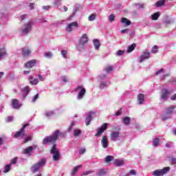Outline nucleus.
Masks as SVG:
<instances>
[{
  "label": "nucleus",
  "mask_w": 176,
  "mask_h": 176,
  "mask_svg": "<svg viewBox=\"0 0 176 176\" xmlns=\"http://www.w3.org/2000/svg\"><path fill=\"white\" fill-rule=\"evenodd\" d=\"M58 135H60V131L56 130L54 133V135L52 136H47L45 139L43 140V144L44 145H46L47 144H49V142H52V144H54L56 141H57V139L58 138Z\"/></svg>",
  "instance_id": "1"
},
{
  "label": "nucleus",
  "mask_w": 176,
  "mask_h": 176,
  "mask_svg": "<svg viewBox=\"0 0 176 176\" xmlns=\"http://www.w3.org/2000/svg\"><path fill=\"white\" fill-rule=\"evenodd\" d=\"M50 153L53 155V160L54 162H57V160H60V151L57 150V146L54 144L51 148Z\"/></svg>",
  "instance_id": "2"
},
{
  "label": "nucleus",
  "mask_w": 176,
  "mask_h": 176,
  "mask_svg": "<svg viewBox=\"0 0 176 176\" xmlns=\"http://www.w3.org/2000/svg\"><path fill=\"white\" fill-rule=\"evenodd\" d=\"M45 163H46V159L45 158L41 159L40 162H38L37 164H34L32 167V172L33 173H38V171H39V168L42 167L43 166H45Z\"/></svg>",
  "instance_id": "3"
},
{
  "label": "nucleus",
  "mask_w": 176,
  "mask_h": 176,
  "mask_svg": "<svg viewBox=\"0 0 176 176\" xmlns=\"http://www.w3.org/2000/svg\"><path fill=\"white\" fill-rule=\"evenodd\" d=\"M30 126L29 123H27L23 126V127L20 129L19 131H16V133L14 135V138H19V137H24L25 135V128Z\"/></svg>",
  "instance_id": "4"
},
{
  "label": "nucleus",
  "mask_w": 176,
  "mask_h": 176,
  "mask_svg": "<svg viewBox=\"0 0 176 176\" xmlns=\"http://www.w3.org/2000/svg\"><path fill=\"white\" fill-rule=\"evenodd\" d=\"M78 90H80V91L77 95V98L78 100H82V98H83V96L86 94V89L83 88V86L79 85L74 89L75 91H78Z\"/></svg>",
  "instance_id": "5"
},
{
  "label": "nucleus",
  "mask_w": 176,
  "mask_h": 176,
  "mask_svg": "<svg viewBox=\"0 0 176 176\" xmlns=\"http://www.w3.org/2000/svg\"><path fill=\"white\" fill-rule=\"evenodd\" d=\"M168 171H170V167H165L163 169L155 170L153 175L154 176H163L164 174H167Z\"/></svg>",
  "instance_id": "6"
},
{
  "label": "nucleus",
  "mask_w": 176,
  "mask_h": 176,
  "mask_svg": "<svg viewBox=\"0 0 176 176\" xmlns=\"http://www.w3.org/2000/svg\"><path fill=\"white\" fill-rule=\"evenodd\" d=\"M108 129V124L104 123L100 127L96 129L97 133L95 134V137H101L102 133Z\"/></svg>",
  "instance_id": "7"
},
{
  "label": "nucleus",
  "mask_w": 176,
  "mask_h": 176,
  "mask_svg": "<svg viewBox=\"0 0 176 176\" xmlns=\"http://www.w3.org/2000/svg\"><path fill=\"white\" fill-rule=\"evenodd\" d=\"M97 115L96 111H89L88 113V116L85 119V124L86 126H89L90 124V122L93 120V116Z\"/></svg>",
  "instance_id": "8"
},
{
  "label": "nucleus",
  "mask_w": 176,
  "mask_h": 176,
  "mask_svg": "<svg viewBox=\"0 0 176 176\" xmlns=\"http://www.w3.org/2000/svg\"><path fill=\"white\" fill-rule=\"evenodd\" d=\"M38 63V60L36 59H32L31 60L28 61L25 63V68H28V69H30V68H32L33 67H35V65Z\"/></svg>",
  "instance_id": "9"
},
{
  "label": "nucleus",
  "mask_w": 176,
  "mask_h": 176,
  "mask_svg": "<svg viewBox=\"0 0 176 176\" xmlns=\"http://www.w3.org/2000/svg\"><path fill=\"white\" fill-rule=\"evenodd\" d=\"M120 135V131H112L110 134V138L112 141H118Z\"/></svg>",
  "instance_id": "10"
},
{
  "label": "nucleus",
  "mask_w": 176,
  "mask_h": 176,
  "mask_svg": "<svg viewBox=\"0 0 176 176\" xmlns=\"http://www.w3.org/2000/svg\"><path fill=\"white\" fill-rule=\"evenodd\" d=\"M168 96H170V91L168 89H163L161 92V98L162 100H168Z\"/></svg>",
  "instance_id": "11"
},
{
  "label": "nucleus",
  "mask_w": 176,
  "mask_h": 176,
  "mask_svg": "<svg viewBox=\"0 0 176 176\" xmlns=\"http://www.w3.org/2000/svg\"><path fill=\"white\" fill-rule=\"evenodd\" d=\"M89 41V38H87V34H83L81 36V38L79 40L80 45H86Z\"/></svg>",
  "instance_id": "12"
},
{
  "label": "nucleus",
  "mask_w": 176,
  "mask_h": 176,
  "mask_svg": "<svg viewBox=\"0 0 176 176\" xmlns=\"http://www.w3.org/2000/svg\"><path fill=\"white\" fill-rule=\"evenodd\" d=\"M101 144L102 148H108V145H109V142H108V138H107V135H104L101 140Z\"/></svg>",
  "instance_id": "13"
},
{
  "label": "nucleus",
  "mask_w": 176,
  "mask_h": 176,
  "mask_svg": "<svg viewBox=\"0 0 176 176\" xmlns=\"http://www.w3.org/2000/svg\"><path fill=\"white\" fill-rule=\"evenodd\" d=\"M21 54L23 57H30V54H31V50L28 48H22L21 49Z\"/></svg>",
  "instance_id": "14"
},
{
  "label": "nucleus",
  "mask_w": 176,
  "mask_h": 176,
  "mask_svg": "<svg viewBox=\"0 0 176 176\" xmlns=\"http://www.w3.org/2000/svg\"><path fill=\"white\" fill-rule=\"evenodd\" d=\"M149 56H151L149 52H144L140 56V63H142L144 60L149 58Z\"/></svg>",
  "instance_id": "15"
},
{
  "label": "nucleus",
  "mask_w": 176,
  "mask_h": 176,
  "mask_svg": "<svg viewBox=\"0 0 176 176\" xmlns=\"http://www.w3.org/2000/svg\"><path fill=\"white\" fill-rule=\"evenodd\" d=\"M34 23H32V21H30L27 23V26L25 29H23L22 30L23 32H24L25 34H28V32H30V30H31V28L32 27V25Z\"/></svg>",
  "instance_id": "16"
},
{
  "label": "nucleus",
  "mask_w": 176,
  "mask_h": 176,
  "mask_svg": "<svg viewBox=\"0 0 176 176\" xmlns=\"http://www.w3.org/2000/svg\"><path fill=\"white\" fill-rule=\"evenodd\" d=\"M72 27H76L78 28V27H79V25H78V22H72L67 25L68 32H71L72 31Z\"/></svg>",
  "instance_id": "17"
},
{
  "label": "nucleus",
  "mask_w": 176,
  "mask_h": 176,
  "mask_svg": "<svg viewBox=\"0 0 176 176\" xmlns=\"http://www.w3.org/2000/svg\"><path fill=\"white\" fill-rule=\"evenodd\" d=\"M12 108H14V109H19L20 108V104H19V100L12 99Z\"/></svg>",
  "instance_id": "18"
},
{
  "label": "nucleus",
  "mask_w": 176,
  "mask_h": 176,
  "mask_svg": "<svg viewBox=\"0 0 176 176\" xmlns=\"http://www.w3.org/2000/svg\"><path fill=\"white\" fill-rule=\"evenodd\" d=\"M29 82L30 85H38L39 81L38 80V78H34V76H31L29 77Z\"/></svg>",
  "instance_id": "19"
},
{
  "label": "nucleus",
  "mask_w": 176,
  "mask_h": 176,
  "mask_svg": "<svg viewBox=\"0 0 176 176\" xmlns=\"http://www.w3.org/2000/svg\"><path fill=\"white\" fill-rule=\"evenodd\" d=\"M145 100V96L142 94H139L138 95V100L140 104H143Z\"/></svg>",
  "instance_id": "20"
},
{
  "label": "nucleus",
  "mask_w": 176,
  "mask_h": 176,
  "mask_svg": "<svg viewBox=\"0 0 176 176\" xmlns=\"http://www.w3.org/2000/svg\"><path fill=\"white\" fill-rule=\"evenodd\" d=\"M175 109V107H174V106L166 107V115H170V114L173 113V112H174Z\"/></svg>",
  "instance_id": "21"
},
{
  "label": "nucleus",
  "mask_w": 176,
  "mask_h": 176,
  "mask_svg": "<svg viewBox=\"0 0 176 176\" xmlns=\"http://www.w3.org/2000/svg\"><path fill=\"white\" fill-rule=\"evenodd\" d=\"M82 168V165H78L77 166H75L71 172V175H75L79 170V169Z\"/></svg>",
  "instance_id": "22"
},
{
  "label": "nucleus",
  "mask_w": 176,
  "mask_h": 176,
  "mask_svg": "<svg viewBox=\"0 0 176 176\" xmlns=\"http://www.w3.org/2000/svg\"><path fill=\"white\" fill-rule=\"evenodd\" d=\"M137 46V44L133 43L132 45H129L127 47V53H131V52H133V50H134L135 49Z\"/></svg>",
  "instance_id": "23"
},
{
  "label": "nucleus",
  "mask_w": 176,
  "mask_h": 176,
  "mask_svg": "<svg viewBox=\"0 0 176 176\" xmlns=\"http://www.w3.org/2000/svg\"><path fill=\"white\" fill-rule=\"evenodd\" d=\"M96 174V176L107 175V169L102 168L99 170V171L97 172Z\"/></svg>",
  "instance_id": "24"
},
{
  "label": "nucleus",
  "mask_w": 176,
  "mask_h": 176,
  "mask_svg": "<svg viewBox=\"0 0 176 176\" xmlns=\"http://www.w3.org/2000/svg\"><path fill=\"white\" fill-rule=\"evenodd\" d=\"M32 151H34V147H32V146H28V148H26L25 149L23 150L24 154L25 155H28L30 153H31V152H32Z\"/></svg>",
  "instance_id": "25"
},
{
  "label": "nucleus",
  "mask_w": 176,
  "mask_h": 176,
  "mask_svg": "<svg viewBox=\"0 0 176 176\" xmlns=\"http://www.w3.org/2000/svg\"><path fill=\"white\" fill-rule=\"evenodd\" d=\"M115 166H117L118 167H120V166H123L124 164V162L123 160H120L119 159L116 160L114 162Z\"/></svg>",
  "instance_id": "26"
},
{
  "label": "nucleus",
  "mask_w": 176,
  "mask_h": 176,
  "mask_svg": "<svg viewBox=\"0 0 176 176\" xmlns=\"http://www.w3.org/2000/svg\"><path fill=\"white\" fill-rule=\"evenodd\" d=\"M121 23L122 24H126V25H130L131 24V21L127 19V18H122Z\"/></svg>",
  "instance_id": "27"
},
{
  "label": "nucleus",
  "mask_w": 176,
  "mask_h": 176,
  "mask_svg": "<svg viewBox=\"0 0 176 176\" xmlns=\"http://www.w3.org/2000/svg\"><path fill=\"white\" fill-rule=\"evenodd\" d=\"M94 46L96 50H98V49L100 48V41H98V39L94 40Z\"/></svg>",
  "instance_id": "28"
},
{
  "label": "nucleus",
  "mask_w": 176,
  "mask_h": 176,
  "mask_svg": "<svg viewBox=\"0 0 176 176\" xmlns=\"http://www.w3.org/2000/svg\"><path fill=\"white\" fill-rule=\"evenodd\" d=\"M160 17V13L159 12H155L151 15L152 20H157Z\"/></svg>",
  "instance_id": "29"
},
{
  "label": "nucleus",
  "mask_w": 176,
  "mask_h": 176,
  "mask_svg": "<svg viewBox=\"0 0 176 176\" xmlns=\"http://www.w3.org/2000/svg\"><path fill=\"white\" fill-rule=\"evenodd\" d=\"M11 168H12V165L11 164L6 165L5 167H4L3 173L5 174H6V173H9V171H10Z\"/></svg>",
  "instance_id": "30"
},
{
  "label": "nucleus",
  "mask_w": 176,
  "mask_h": 176,
  "mask_svg": "<svg viewBox=\"0 0 176 176\" xmlns=\"http://www.w3.org/2000/svg\"><path fill=\"white\" fill-rule=\"evenodd\" d=\"M130 117H124L123 118L124 124H125L126 126H129V124H130Z\"/></svg>",
  "instance_id": "31"
},
{
  "label": "nucleus",
  "mask_w": 176,
  "mask_h": 176,
  "mask_svg": "<svg viewBox=\"0 0 176 176\" xmlns=\"http://www.w3.org/2000/svg\"><path fill=\"white\" fill-rule=\"evenodd\" d=\"M165 3H166V0H160L156 2L155 5L156 6L160 8V6H163V5H164Z\"/></svg>",
  "instance_id": "32"
},
{
  "label": "nucleus",
  "mask_w": 176,
  "mask_h": 176,
  "mask_svg": "<svg viewBox=\"0 0 176 176\" xmlns=\"http://www.w3.org/2000/svg\"><path fill=\"white\" fill-rule=\"evenodd\" d=\"M112 160H113V156L112 155H108L105 157L106 163H109V162H112Z\"/></svg>",
  "instance_id": "33"
},
{
  "label": "nucleus",
  "mask_w": 176,
  "mask_h": 176,
  "mask_svg": "<svg viewBox=\"0 0 176 176\" xmlns=\"http://www.w3.org/2000/svg\"><path fill=\"white\" fill-rule=\"evenodd\" d=\"M159 138H156L153 140V144L154 146H159V142H160Z\"/></svg>",
  "instance_id": "34"
},
{
  "label": "nucleus",
  "mask_w": 176,
  "mask_h": 176,
  "mask_svg": "<svg viewBox=\"0 0 176 176\" xmlns=\"http://www.w3.org/2000/svg\"><path fill=\"white\" fill-rule=\"evenodd\" d=\"M5 54H6V52H5V48H1L0 49V60L1 58H2V57H3V56H5Z\"/></svg>",
  "instance_id": "35"
},
{
  "label": "nucleus",
  "mask_w": 176,
  "mask_h": 176,
  "mask_svg": "<svg viewBox=\"0 0 176 176\" xmlns=\"http://www.w3.org/2000/svg\"><path fill=\"white\" fill-rule=\"evenodd\" d=\"M111 71H113V67L112 66L109 65L105 69V72H107V74H109Z\"/></svg>",
  "instance_id": "36"
},
{
  "label": "nucleus",
  "mask_w": 176,
  "mask_h": 176,
  "mask_svg": "<svg viewBox=\"0 0 176 176\" xmlns=\"http://www.w3.org/2000/svg\"><path fill=\"white\" fill-rule=\"evenodd\" d=\"M159 47L157 45H154L152 48L151 53L156 54L159 52L158 50Z\"/></svg>",
  "instance_id": "37"
},
{
  "label": "nucleus",
  "mask_w": 176,
  "mask_h": 176,
  "mask_svg": "<svg viewBox=\"0 0 176 176\" xmlns=\"http://www.w3.org/2000/svg\"><path fill=\"white\" fill-rule=\"evenodd\" d=\"M68 54V51L63 50L61 51V54L63 56V58H68V57L67 56V54Z\"/></svg>",
  "instance_id": "38"
},
{
  "label": "nucleus",
  "mask_w": 176,
  "mask_h": 176,
  "mask_svg": "<svg viewBox=\"0 0 176 176\" xmlns=\"http://www.w3.org/2000/svg\"><path fill=\"white\" fill-rule=\"evenodd\" d=\"M161 119L164 122L165 120H168V119H170V116H168V114L166 113L161 116Z\"/></svg>",
  "instance_id": "39"
},
{
  "label": "nucleus",
  "mask_w": 176,
  "mask_h": 176,
  "mask_svg": "<svg viewBox=\"0 0 176 176\" xmlns=\"http://www.w3.org/2000/svg\"><path fill=\"white\" fill-rule=\"evenodd\" d=\"M88 19H89V21H94V20H96V14H91L89 16Z\"/></svg>",
  "instance_id": "40"
},
{
  "label": "nucleus",
  "mask_w": 176,
  "mask_h": 176,
  "mask_svg": "<svg viewBox=\"0 0 176 176\" xmlns=\"http://www.w3.org/2000/svg\"><path fill=\"white\" fill-rule=\"evenodd\" d=\"M82 133V131H80V130H78V129H75L74 130V137H78V135H80V134Z\"/></svg>",
  "instance_id": "41"
},
{
  "label": "nucleus",
  "mask_w": 176,
  "mask_h": 176,
  "mask_svg": "<svg viewBox=\"0 0 176 176\" xmlns=\"http://www.w3.org/2000/svg\"><path fill=\"white\" fill-rule=\"evenodd\" d=\"M45 57H47V58H52V56H53V54L52 52H48L45 53Z\"/></svg>",
  "instance_id": "42"
},
{
  "label": "nucleus",
  "mask_w": 176,
  "mask_h": 176,
  "mask_svg": "<svg viewBox=\"0 0 176 176\" xmlns=\"http://www.w3.org/2000/svg\"><path fill=\"white\" fill-rule=\"evenodd\" d=\"M109 21H110V23H112V21H115V15L113 14H110V16H109Z\"/></svg>",
  "instance_id": "43"
},
{
  "label": "nucleus",
  "mask_w": 176,
  "mask_h": 176,
  "mask_svg": "<svg viewBox=\"0 0 176 176\" xmlns=\"http://www.w3.org/2000/svg\"><path fill=\"white\" fill-rule=\"evenodd\" d=\"M169 162L171 163V164H176V158L172 157L169 160Z\"/></svg>",
  "instance_id": "44"
},
{
  "label": "nucleus",
  "mask_w": 176,
  "mask_h": 176,
  "mask_svg": "<svg viewBox=\"0 0 176 176\" xmlns=\"http://www.w3.org/2000/svg\"><path fill=\"white\" fill-rule=\"evenodd\" d=\"M23 91L25 93H30V86H26L23 89Z\"/></svg>",
  "instance_id": "45"
},
{
  "label": "nucleus",
  "mask_w": 176,
  "mask_h": 176,
  "mask_svg": "<svg viewBox=\"0 0 176 176\" xmlns=\"http://www.w3.org/2000/svg\"><path fill=\"white\" fill-rule=\"evenodd\" d=\"M92 173H94V170H88L82 173V175H89V174H91Z\"/></svg>",
  "instance_id": "46"
},
{
  "label": "nucleus",
  "mask_w": 176,
  "mask_h": 176,
  "mask_svg": "<svg viewBox=\"0 0 176 176\" xmlns=\"http://www.w3.org/2000/svg\"><path fill=\"white\" fill-rule=\"evenodd\" d=\"M16 163H17V157H14L11 160L10 162V165L12 166V164H16Z\"/></svg>",
  "instance_id": "47"
},
{
  "label": "nucleus",
  "mask_w": 176,
  "mask_h": 176,
  "mask_svg": "<svg viewBox=\"0 0 176 176\" xmlns=\"http://www.w3.org/2000/svg\"><path fill=\"white\" fill-rule=\"evenodd\" d=\"M163 72H164V69H160L155 72V75H160V74H163Z\"/></svg>",
  "instance_id": "48"
},
{
  "label": "nucleus",
  "mask_w": 176,
  "mask_h": 176,
  "mask_svg": "<svg viewBox=\"0 0 176 176\" xmlns=\"http://www.w3.org/2000/svg\"><path fill=\"white\" fill-rule=\"evenodd\" d=\"M53 111H49L45 113V116L47 118H50V116H53Z\"/></svg>",
  "instance_id": "49"
},
{
  "label": "nucleus",
  "mask_w": 176,
  "mask_h": 176,
  "mask_svg": "<svg viewBox=\"0 0 176 176\" xmlns=\"http://www.w3.org/2000/svg\"><path fill=\"white\" fill-rule=\"evenodd\" d=\"M123 54H124V51L120 50L117 51V56H123Z\"/></svg>",
  "instance_id": "50"
},
{
  "label": "nucleus",
  "mask_w": 176,
  "mask_h": 176,
  "mask_svg": "<svg viewBox=\"0 0 176 176\" xmlns=\"http://www.w3.org/2000/svg\"><path fill=\"white\" fill-rule=\"evenodd\" d=\"M38 98H39V94H37L32 98V102H35L36 101V100H38Z\"/></svg>",
  "instance_id": "51"
},
{
  "label": "nucleus",
  "mask_w": 176,
  "mask_h": 176,
  "mask_svg": "<svg viewBox=\"0 0 176 176\" xmlns=\"http://www.w3.org/2000/svg\"><path fill=\"white\" fill-rule=\"evenodd\" d=\"M13 120V117L12 116H8L6 118V122H12Z\"/></svg>",
  "instance_id": "52"
},
{
  "label": "nucleus",
  "mask_w": 176,
  "mask_h": 176,
  "mask_svg": "<svg viewBox=\"0 0 176 176\" xmlns=\"http://www.w3.org/2000/svg\"><path fill=\"white\" fill-rule=\"evenodd\" d=\"M29 141H31V137H30V136L27 137V138L24 140L23 143H24V144H27V142H28Z\"/></svg>",
  "instance_id": "53"
},
{
  "label": "nucleus",
  "mask_w": 176,
  "mask_h": 176,
  "mask_svg": "<svg viewBox=\"0 0 176 176\" xmlns=\"http://www.w3.org/2000/svg\"><path fill=\"white\" fill-rule=\"evenodd\" d=\"M129 174H131V175H135L137 174V172H135V170L132 169L130 170Z\"/></svg>",
  "instance_id": "54"
},
{
  "label": "nucleus",
  "mask_w": 176,
  "mask_h": 176,
  "mask_svg": "<svg viewBox=\"0 0 176 176\" xmlns=\"http://www.w3.org/2000/svg\"><path fill=\"white\" fill-rule=\"evenodd\" d=\"M85 152H86V148H82L80 150L79 153L81 154V155H83V153H85Z\"/></svg>",
  "instance_id": "55"
},
{
  "label": "nucleus",
  "mask_w": 176,
  "mask_h": 176,
  "mask_svg": "<svg viewBox=\"0 0 176 176\" xmlns=\"http://www.w3.org/2000/svg\"><path fill=\"white\" fill-rule=\"evenodd\" d=\"M29 6L30 8V10H32L34 9V6H35V3H30Z\"/></svg>",
  "instance_id": "56"
},
{
  "label": "nucleus",
  "mask_w": 176,
  "mask_h": 176,
  "mask_svg": "<svg viewBox=\"0 0 176 176\" xmlns=\"http://www.w3.org/2000/svg\"><path fill=\"white\" fill-rule=\"evenodd\" d=\"M38 79L41 80V82H43V80H45V78L41 74L38 75Z\"/></svg>",
  "instance_id": "57"
},
{
  "label": "nucleus",
  "mask_w": 176,
  "mask_h": 176,
  "mask_svg": "<svg viewBox=\"0 0 176 176\" xmlns=\"http://www.w3.org/2000/svg\"><path fill=\"white\" fill-rule=\"evenodd\" d=\"M74 124H75V122H72L71 123V126H69V129H68L69 132L71 131V130H72V126H74Z\"/></svg>",
  "instance_id": "58"
},
{
  "label": "nucleus",
  "mask_w": 176,
  "mask_h": 176,
  "mask_svg": "<svg viewBox=\"0 0 176 176\" xmlns=\"http://www.w3.org/2000/svg\"><path fill=\"white\" fill-rule=\"evenodd\" d=\"M63 82H65V83H67V82H68V79H67V77L63 76L61 78Z\"/></svg>",
  "instance_id": "59"
},
{
  "label": "nucleus",
  "mask_w": 176,
  "mask_h": 176,
  "mask_svg": "<svg viewBox=\"0 0 176 176\" xmlns=\"http://www.w3.org/2000/svg\"><path fill=\"white\" fill-rule=\"evenodd\" d=\"M43 9L44 10H49V9H50V6H43Z\"/></svg>",
  "instance_id": "60"
},
{
  "label": "nucleus",
  "mask_w": 176,
  "mask_h": 176,
  "mask_svg": "<svg viewBox=\"0 0 176 176\" xmlns=\"http://www.w3.org/2000/svg\"><path fill=\"white\" fill-rule=\"evenodd\" d=\"M170 100H172V101H175V100H176V94L175 95H173V96H171Z\"/></svg>",
  "instance_id": "61"
},
{
  "label": "nucleus",
  "mask_w": 176,
  "mask_h": 176,
  "mask_svg": "<svg viewBox=\"0 0 176 176\" xmlns=\"http://www.w3.org/2000/svg\"><path fill=\"white\" fill-rule=\"evenodd\" d=\"M129 31V29H124L121 30L122 34H126Z\"/></svg>",
  "instance_id": "62"
},
{
  "label": "nucleus",
  "mask_w": 176,
  "mask_h": 176,
  "mask_svg": "<svg viewBox=\"0 0 176 176\" xmlns=\"http://www.w3.org/2000/svg\"><path fill=\"white\" fill-rule=\"evenodd\" d=\"M122 114V110H119L117 113H116V116H119L120 115Z\"/></svg>",
  "instance_id": "63"
},
{
  "label": "nucleus",
  "mask_w": 176,
  "mask_h": 176,
  "mask_svg": "<svg viewBox=\"0 0 176 176\" xmlns=\"http://www.w3.org/2000/svg\"><path fill=\"white\" fill-rule=\"evenodd\" d=\"M26 16H27L26 14H23V15L21 16V19L24 20L25 19Z\"/></svg>",
  "instance_id": "64"
}]
</instances>
